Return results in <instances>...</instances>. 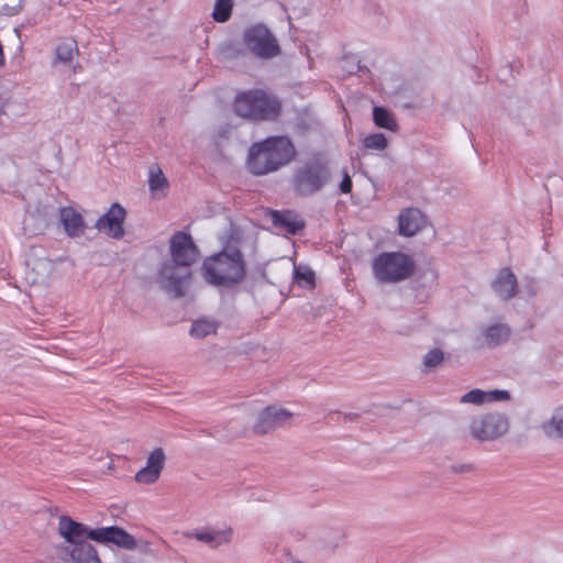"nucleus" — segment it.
<instances>
[{
	"instance_id": "obj_24",
	"label": "nucleus",
	"mask_w": 563,
	"mask_h": 563,
	"mask_svg": "<svg viewBox=\"0 0 563 563\" xmlns=\"http://www.w3.org/2000/svg\"><path fill=\"white\" fill-rule=\"evenodd\" d=\"M148 185L153 194L159 190H164L168 187L167 178L164 176L158 165H153L150 167Z\"/></svg>"
},
{
	"instance_id": "obj_8",
	"label": "nucleus",
	"mask_w": 563,
	"mask_h": 563,
	"mask_svg": "<svg viewBox=\"0 0 563 563\" xmlns=\"http://www.w3.org/2000/svg\"><path fill=\"white\" fill-rule=\"evenodd\" d=\"M245 44L256 56L271 58L279 53L278 44L272 33L262 25H256L245 33Z\"/></svg>"
},
{
	"instance_id": "obj_10",
	"label": "nucleus",
	"mask_w": 563,
	"mask_h": 563,
	"mask_svg": "<svg viewBox=\"0 0 563 563\" xmlns=\"http://www.w3.org/2000/svg\"><path fill=\"white\" fill-rule=\"evenodd\" d=\"M89 539L100 543H113L125 550H134L136 548L134 537L124 529L115 526L90 530Z\"/></svg>"
},
{
	"instance_id": "obj_26",
	"label": "nucleus",
	"mask_w": 563,
	"mask_h": 563,
	"mask_svg": "<svg viewBox=\"0 0 563 563\" xmlns=\"http://www.w3.org/2000/svg\"><path fill=\"white\" fill-rule=\"evenodd\" d=\"M232 8V0H217L212 13L214 21L220 23L227 22L231 16Z\"/></svg>"
},
{
	"instance_id": "obj_1",
	"label": "nucleus",
	"mask_w": 563,
	"mask_h": 563,
	"mask_svg": "<svg viewBox=\"0 0 563 563\" xmlns=\"http://www.w3.org/2000/svg\"><path fill=\"white\" fill-rule=\"evenodd\" d=\"M169 252L175 265H163L159 272L161 284L174 297H183L191 274L189 272L178 274V267L191 266L198 260L200 252L191 235L184 231H177L172 235Z\"/></svg>"
},
{
	"instance_id": "obj_9",
	"label": "nucleus",
	"mask_w": 563,
	"mask_h": 563,
	"mask_svg": "<svg viewBox=\"0 0 563 563\" xmlns=\"http://www.w3.org/2000/svg\"><path fill=\"white\" fill-rule=\"evenodd\" d=\"M125 216V209L121 205L112 203L109 210L97 220L96 228L110 238L121 239L124 235Z\"/></svg>"
},
{
	"instance_id": "obj_23",
	"label": "nucleus",
	"mask_w": 563,
	"mask_h": 563,
	"mask_svg": "<svg viewBox=\"0 0 563 563\" xmlns=\"http://www.w3.org/2000/svg\"><path fill=\"white\" fill-rule=\"evenodd\" d=\"M510 330L504 324H495L486 330V341L488 345L496 346L508 340Z\"/></svg>"
},
{
	"instance_id": "obj_21",
	"label": "nucleus",
	"mask_w": 563,
	"mask_h": 563,
	"mask_svg": "<svg viewBox=\"0 0 563 563\" xmlns=\"http://www.w3.org/2000/svg\"><path fill=\"white\" fill-rule=\"evenodd\" d=\"M76 54H78V45L74 38H66L56 47V58L59 62L70 63Z\"/></svg>"
},
{
	"instance_id": "obj_14",
	"label": "nucleus",
	"mask_w": 563,
	"mask_h": 563,
	"mask_svg": "<svg viewBox=\"0 0 563 563\" xmlns=\"http://www.w3.org/2000/svg\"><path fill=\"white\" fill-rule=\"evenodd\" d=\"M424 222V217L418 209H406L398 216L399 234L412 236L423 228Z\"/></svg>"
},
{
	"instance_id": "obj_18",
	"label": "nucleus",
	"mask_w": 563,
	"mask_h": 563,
	"mask_svg": "<svg viewBox=\"0 0 563 563\" xmlns=\"http://www.w3.org/2000/svg\"><path fill=\"white\" fill-rule=\"evenodd\" d=\"M273 222L285 229L289 234H296L305 228V222L291 211H274Z\"/></svg>"
},
{
	"instance_id": "obj_17",
	"label": "nucleus",
	"mask_w": 563,
	"mask_h": 563,
	"mask_svg": "<svg viewBox=\"0 0 563 563\" xmlns=\"http://www.w3.org/2000/svg\"><path fill=\"white\" fill-rule=\"evenodd\" d=\"M59 216L64 229L69 236L75 238L84 233L85 224L80 213L68 207L62 208Z\"/></svg>"
},
{
	"instance_id": "obj_4",
	"label": "nucleus",
	"mask_w": 563,
	"mask_h": 563,
	"mask_svg": "<svg viewBox=\"0 0 563 563\" xmlns=\"http://www.w3.org/2000/svg\"><path fill=\"white\" fill-rule=\"evenodd\" d=\"M238 115L254 121H272L279 117L280 101L263 89H252L236 95L233 102Z\"/></svg>"
},
{
	"instance_id": "obj_6",
	"label": "nucleus",
	"mask_w": 563,
	"mask_h": 563,
	"mask_svg": "<svg viewBox=\"0 0 563 563\" xmlns=\"http://www.w3.org/2000/svg\"><path fill=\"white\" fill-rule=\"evenodd\" d=\"M330 179L325 161L316 157L299 166L292 176V189L297 196L309 197L320 191Z\"/></svg>"
},
{
	"instance_id": "obj_13",
	"label": "nucleus",
	"mask_w": 563,
	"mask_h": 563,
	"mask_svg": "<svg viewBox=\"0 0 563 563\" xmlns=\"http://www.w3.org/2000/svg\"><path fill=\"white\" fill-rule=\"evenodd\" d=\"M89 529L87 526L73 520L67 516H62L58 520L59 534L73 547L79 542H86L85 537L89 538Z\"/></svg>"
},
{
	"instance_id": "obj_20",
	"label": "nucleus",
	"mask_w": 563,
	"mask_h": 563,
	"mask_svg": "<svg viewBox=\"0 0 563 563\" xmlns=\"http://www.w3.org/2000/svg\"><path fill=\"white\" fill-rule=\"evenodd\" d=\"M231 529L224 531H202L190 533V537H195L197 540L211 544V547H218L221 543H227L231 538Z\"/></svg>"
},
{
	"instance_id": "obj_31",
	"label": "nucleus",
	"mask_w": 563,
	"mask_h": 563,
	"mask_svg": "<svg viewBox=\"0 0 563 563\" xmlns=\"http://www.w3.org/2000/svg\"><path fill=\"white\" fill-rule=\"evenodd\" d=\"M340 190L343 192V194H349L351 192L352 190V180H351V177L349 176V174H344V177L340 184Z\"/></svg>"
},
{
	"instance_id": "obj_16",
	"label": "nucleus",
	"mask_w": 563,
	"mask_h": 563,
	"mask_svg": "<svg viewBox=\"0 0 563 563\" xmlns=\"http://www.w3.org/2000/svg\"><path fill=\"white\" fill-rule=\"evenodd\" d=\"M509 399V394L506 390H490L483 391L481 389H472L462 396L461 402L482 405L484 402L499 401Z\"/></svg>"
},
{
	"instance_id": "obj_5",
	"label": "nucleus",
	"mask_w": 563,
	"mask_h": 563,
	"mask_svg": "<svg viewBox=\"0 0 563 563\" xmlns=\"http://www.w3.org/2000/svg\"><path fill=\"white\" fill-rule=\"evenodd\" d=\"M372 272L379 283L395 284L413 274L415 263L402 252H383L373 260Z\"/></svg>"
},
{
	"instance_id": "obj_22",
	"label": "nucleus",
	"mask_w": 563,
	"mask_h": 563,
	"mask_svg": "<svg viewBox=\"0 0 563 563\" xmlns=\"http://www.w3.org/2000/svg\"><path fill=\"white\" fill-rule=\"evenodd\" d=\"M374 122L378 128L389 131H397L398 125L393 114L383 107H375L373 110Z\"/></svg>"
},
{
	"instance_id": "obj_11",
	"label": "nucleus",
	"mask_w": 563,
	"mask_h": 563,
	"mask_svg": "<svg viewBox=\"0 0 563 563\" xmlns=\"http://www.w3.org/2000/svg\"><path fill=\"white\" fill-rule=\"evenodd\" d=\"M290 417L291 413L285 409L267 407L260 415L258 421L254 426V431L258 434H265L284 426Z\"/></svg>"
},
{
	"instance_id": "obj_27",
	"label": "nucleus",
	"mask_w": 563,
	"mask_h": 563,
	"mask_svg": "<svg viewBox=\"0 0 563 563\" xmlns=\"http://www.w3.org/2000/svg\"><path fill=\"white\" fill-rule=\"evenodd\" d=\"M545 431L549 435L563 438V408H559L554 411L545 427Z\"/></svg>"
},
{
	"instance_id": "obj_15",
	"label": "nucleus",
	"mask_w": 563,
	"mask_h": 563,
	"mask_svg": "<svg viewBox=\"0 0 563 563\" xmlns=\"http://www.w3.org/2000/svg\"><path fill=\"white\" fill-rule=\"evenodd\" d=\"M495 292L503 299H509L517 292V278L509 268L499 271L497 278L493 283Z\"/></svg>"
},
{
	"instance_id": "obj_19",
	"label": "nucleus",
	"mask_w": 563,
	"mask_h": 563,
	"mask_svg": "<svg viewBox=\"0 0 563 563\" xmlns=\"http://www.w3.org/2000/svg\"><path fill=\"white\" fill-rule=\"evenodd\" d=\"M71 563H101L96 549L88 542H79L69 551Z\"/></svg>"
},
{
	"instance_id": "obj_12",
	"label": "nucleus",
	"mask_w": 563,
	"mask_h": 563,
	"mask_svg": "<svg viewBox=\"0 0 563 563\" xmlns=\"http://www.w3.org/2000/svg\"><path fill=\"white\" fill-rule=\"evenodd\" d=\"M164 464L165 454L163 450L161 448L155 449L148 455L146 466H144L135 474V481L140 484L155 483L164 468Z\"/></svg>"
},
{
	"instance_id": "obj_28",
	"label": "nucleus",
	"mask_w": 563,
	"mask_h": 563,
	"mask_svg": "<svg viewBox=\"0 0 563 563\" xmlns=\"http://www.w3.org/2000/svg\"><path fill=\"white\" fill-rule=\"evenodd\" d=\"M364 146L368 150L383 151L387 147V139L382 133H374L364 139Z\"/></svg>"
},
{
	"instance_id": "obj_30",
	"label": "nucleus",
	"mask_w": 563,
	"mask_h": 563,
	"mask_svg": "<svg viewBox=\"0 0 563 563\" xmlns=\"http://www.w3.org/2000/svg\"><path fill=\"white\" fill-rule=\"evenodd\" d=\"M296 278L310 287L314 286V273L309 268L297 269Z\"/></svg>"
},
{
	"instance_id": "obj_3",
	"label": "nucleus",
	"mask_w": 563,
	"mask_h": 563,
	"mask_svg": "<svg viewBox=\"0 0 563 563\" xmlns=\"http://www.w3.org/2000/svg\"><path fill=\"white\" fill-rule=\"evenodd\" d=\"M295 157L296 148L288 137L269 136L250 147L247 168L253 175L263 176L278 170Z\"/></svg>"
},
{
	"instance_id": "obj_7",
	"label": "nucleus",
	"mask_w": 563,
	"mask_h": 563,
	"mask_svg": "<svg viewBox=\"0 0 563 563\" xmlns=\"http://www.w3.org/2000/svg\"><path fill=\"white\" fill-rule=\"evenodd\" d=\"M472 435L479 441L494 440L508 430V421L499 413H487L473 419L470 426Z\"/></svg>"
},
{
	"instance_id": "obj_29",
	"label": "nucleus",
	"mask_w": 563,
	"mask_h": 563,
	"mask_svg": "<svg viewBox=\"0 0 563 563\" xmlns=\"http://www.w3.org/2000/svg\"><path fill=\"white\" fill-rule=\"evenodd\" d=\"M443 361V353L440 349H433L427 353L423 360L426 367H435Z\"/></svg>"
},
{
	"instance_id": "obj_25",
	"label": "nucleus",
	"mask_w": 563,
	"mask_h": 563,
	"mask_svg": "<svg viewBox=\"0 0 563 563\" xmlns=\"http://www.w3.org/2000/svg\"><path fill=\"white\" fill-rule=\"evenodd\" d=\"M217 324L209 319H200L192 323L190 334L194 338H205L209 334L216 333Z\"/></svg>"
},
{
	"instance_id": "obj_2",
	"label": "nucleus",
	"mask_w": 563,
	"mask_h": 563,
	"mask_svg": "<svg viewBox=\"0 0 563 563\" xmlns=\"http://www.w3.org/2000/svg\"><path fill=\"white\" fill-rule=\"evenodd\" d=\"M201 275L212 286L232 288L245 279L244 256L239 249L224 247L203 260Z\"/></svg>"
}]
</instances>
